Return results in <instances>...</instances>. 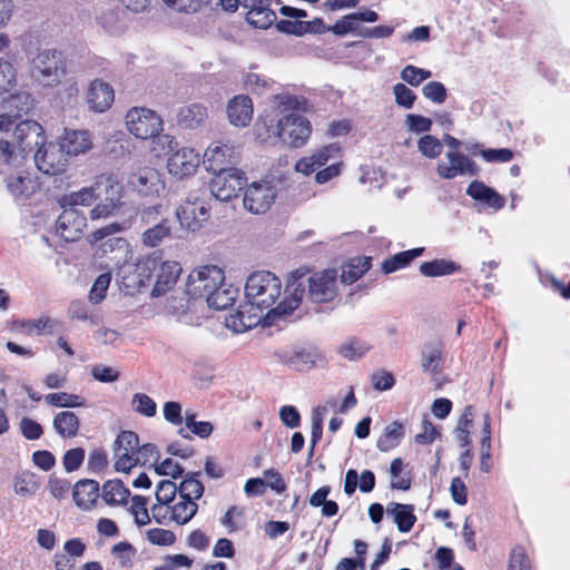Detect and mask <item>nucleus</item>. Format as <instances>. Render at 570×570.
Instances as JSON below:
<instances>
[{
	"label": "nucleus",
	"mask_w": 570,
	"mask_h": 570,
	"mask_svg": "<svg viewBox=\"0 0 570 570\" xmlns=\"http://www.w3.org/2000/svg\"><path fill=\"white\" fill-rule=\"evenodd\" d=\"M282 293V282L273 273L267 271H258L252 273L245 283L246 304L238 309L236 314L227 318V327L235 332H244L257 324L262 316L252 313L253 309L263 312L271 311L272 306L279 298ZM305 294V287L298 284L294 288L291 298L287 302L279 303L272 312L277 314H288L298 307Z\"/></svg>",
	"instance_id": "f257e3e1"
},
{
	"label": "nucleus",
	"mask_w": 570,
	"mask_h": 570,
	"mask_svg": "<svg viewBox=\"0 0 570 570\" xmlns=\"http://www.w3.org/2000/svg\"><path fill=\"white\" fill-rule=\"evenodd\" d=\"M137 216L145 227L140 237L144 246L155 248L176 237L175 220L169 217L168 208L163 204L145 206L138 210Z\"/></svg>",
	"instance_id": "f03ea898"
},
{
	"label": "nucleus",
	"mask_w": 570,
	"mask_h": 570,
	"mask_svg": "<svg viewBox=\"0 0 570 570\" xmlns=\"http://www.w3.org/2000/svg\"><path fill=\"white\" fill-rule=\"evenodd\" d=\"M159 253H153L138 264L140 275L151 277L155 274V285L151 291L153 296H161L169 291L177 282L181 267L174 261L160 262Z\"/></svg>",
	"instance_id": "7ed1b4c3"
},
{
	"label": "nucleus",
	"mask_w": 570,
	"mask_h": 570,
	"mask_svg": "<svg viewBox=\"0 0 570 570\" xmlns=\"http://www.w3.org/2000/svg\"><path fill=\"white\" fill-rule=\"evenodd\" d=\"M122 189V185L114 175H99V203L90 210V218L96 220L116 216L125 206L121 200Z\"/></svg>",
	"instance_id": "20e7f679"
},
{
	"label": "nucleus",
	"mask_w": 570,
	"mask_h": 570,
	"mask_svg": "<svg viewBox=\"0 0 570 570\" xmlns=\"http://www.w3.org/2000/svg\"><path fill=\"white\" fill-rule=\"evenodd\" d=\"M31 78L43 87L58 85L65 76V66L60 52L45 49L30 60Z\"/></svg>",
	"instance_id": "39448f33"
},
{
	"label": "nucleus",
	"mask_w": 570,
	"mask_h": 570,
	"mask_svg": "<svg viewBox=\"0 0 570 570\" xmlns=\"http://www.w3.org/2000/svg\"><path fill=\"white\" fill-rule=\"evenodd\" d=\"M126 126L135 137L146 140L163 130V119L151 109L134 107L126 115Z\"/></svg>",
	"instance_id": "423d86ee"
},
{
	"label": "nucleus",
	"mask_w": 570,
	"mask_h": 570,
	"mask_svg": "<svg viewBox=\"0 0 570 570\" xmlns=\"http://www.w3.org/2000/svg\"><path fill=\"white\" fill-rule=\"evenodd\" d=\"M225 281L224 271L216 265L193 271L187 281V294L193 298H206Z\"/></svg>",
	"instance_id": "0eeeda50"
},
{
	"label": "nucleus",
	"mask_w": 570,
	"mask_h": 570,
	"mask_svg": "<svg viewBox=\"0 0 570 570\" xmlns=\"http://www.w3.org/2000/svg\"><path fill=\"white\" fill-rule=\"evenodd\" d=\"M209 206L199 197L189 195L175 210L180 227L188 232L199 230L209 217Z\"/></svg>",
	"instance_id": "6e6552de"
},
{
	"label": "nucleus",
	"mask_w": 570,
	"mask_h": 570,
	"mask_svg": "<svg viewBox=\"0 0 570 570\" xmlns=\"http://www.w3.org/2000/svg\"><path fill=\"white\" fill-rule=\"evenodd\" d=\"M306 297L314 304L332 303L338 295L337 272L325 269L314 273L307 279Z\"/></svg>",
	"instance_id": "1a4fd4ad"
},
{
	"label": "nucleus",
	"mask_w": 570,
	"mask_h": 570,
	"mask_svg": "<svg viewBox=\"0 0 570 570\" xmlns=\"http://www.w3.org/2000/svg\"><path fill=\"white\" fill-rule=\"evenodd\" d=\"M279 141L298 148L306 144L311 135V124L302 115L291 112L278 119Z\"/></svg>",
	"instance_id": "9d476101"
},
{
	"label": "nucleus",
	"mask_w": 570,
	"mask_h": 570,
	"mask_svg": "<svg viewBox=\"0 0 570 570\" xmlns=\"http://www.w3.org/2000/svg\"><path fill=\"white\" fill-rule=\"evenodd\" d=\"M246 177L243 171L232 167L229 170L215 173V177L210 180V193L220 202H229L237 197L238 193L244 188Z\"/></svg>",
	"instance_id": "9b49d317"
},
{
	"label": "nucleus",
	"mask_w": 570,
	"mask_h": 570,
	"mask_svg": "<svg viewBox=\"0 0 570 570\" xmlns=\"http://www.w3.org/2000/svg\"><path fill=\"white\" fill-rule=\"evenodd\" d=\"M33 158L37 168L46 175L56 176L62 174L68 165V158L60 144L46 142L43 140L37 147Z\"/></svg>",
	"instance_id": "f8f14e48"
},
{
	"label": "nucleus",
	"mask_w": 570,
	"mask_h": 570,
	"mask_svg": "<svg viewBox=\"0 0 570 570\" xmlns=\"http://www.w3.org/2000/svg\"><path fill=\"white\" fill-rule=\"evenodd\" d=\"M277 196L276 185L271 180L250 184L244 196V207L254 214L267 212Z\"/></svg>",
	"instance_id": "ddd939ff"
},
{
	"label": "nucleus",
	"mask_w": 570,
	"mask_h": 570,
	"mask_svg": "<svg viewBox=\"0 0 570 570\" xmlns=\"http://www.w3.org/2000/svg\"><path fill=\"white\" fill-rule=\"evenodd\" d=\"M33 107L30 94L22 91L9 96H0V131L8 130L16 119Z\"/></svg>",
	"instance_id": "4468645a"
},
{
	"label": "nucleus",
	"mask_w": 570,
	"mask_h": 570,
	"mask_svg": "<svg viewBox=\"0 0 570 570\" xmlns=\"http://www.w3.org/2000/svg\"><path fill=\"white\" fill-rule=\"evenodd\" d=\"M436 173L443 179H453L458 176L474 177L480 174V167L460 151H448L444 160L438 164Z\"/></svg>",
	"instance_id": "2eb2a0df"
},
{
	"label": "nucleus",
	"mask_w": 570,
	"mask_h": 570,
	"mask_svg": "<svg viewBox=\"0 0 570 570\" xmlns=\"http://www.w3.org/2000/svg\"><path fill=\"white\" fill-rule=\"evenodd\" d=\"M238 157V147L222 141H215L205 150L204 164L208 171L215 174L229 170V168L237 164Z\"/></svg>",
	"instance_id": "dca6fc26"
},
{
	"label": "nucleus",
	"mask_w": 570,
	"mask_h": 570,
	"mask_svg": "<svg viewBox=\"0 0 570 570\" xmlns=\"http://www.w3.org/2000/svg\"><path fill=\"white\" fill-rule=\"evenodd\" d=\"M61 208L62 213L56 223L57 234L66 242H76L82 236L87 227V217L78 208L67 206H61Z\"/></svg>",
	"instance_id": "f3484780"
},
{
	"label": "nucleus",
	"mask_w": 570,
	"mask_h": 570,
	"mask_svg": "<svg viewBox=\"0 0 570 570\" xmlns=\"http://www.w3.org/2000/svg\"><path fill=\"white\" fill-rule=\"evenodd\" d=\"M198 166L199 155L191 148H181L167 160L168 171L178 178L194 174Z\"/></svg>",
	"instance_id": "a211bd4d"
},
{
	"label": "nucleus",
	"mask_w": 570,
	"mask_h": 570,
	"mask_svg": "<svg viewBox=\"0 0 570 570\" xmlns=\"http://www.w3.org/2000/svg\"><path fill=\"white\" fill-rule=\"evenodd\" d=\"M13 136L17 145L27 153H30L35 147L43 142L45 131L39 122L27 119L16 126Z\"/></svg>",
	"instance_id": "6ab92c4d"
},
{
	"label": "nucleus",
	"mask_w": 570,
	"mask_h": 570,
	"mask_svg": "<svg viewBox=\"0 0 570 570\" xmlns=\"http://www.w3.org/2000/svg\"><path fill=\"white\" fill-rule=\"evenodd\" d=\"M128 186L140 196H154L163 187L158 173L153 168H142L128 178Z\"/></svg>",
	"instance_id": "aec40b11"
},
{
	"label": "nucleus",
	"mask_w": 570,
	"mask_h": 570,
	"mask_svg": "<svg viewBox=\"0 0 570 570\" xmlns=\"http://www.w3.org/2000/svg\"><path fill=\"white\" fill-rule=\"evenodd\" d=\"M229 122L235 127H246L253 118V102L249 97L239 95L227 105Z\"/></svg>",
	"instance_id": "412c9836"
},
{
	"label": "nucleus",
	"mask_w": 570,
	"mask_h": 570,
	"mask_svg": "<svg viewBox=\"0 0 570 570\" xmlns=\"http://www.w3.org/2000/svg\"><path fill=\"white\" fill-rule=\"evenodd\" d=\"M114 97V89L109 83L94 80L88 90L87 102L92 110L102 112L111 106Z\"/></svg>",
	"instance_id": "4be33fe9"
},
{
	"label": "nucleus",
	"mask_w": 570,
	"mask_h": 570,
	"mask_svg": "<svg viewBox=\"0 0 570 570\" xmlns=\"http://www.w3.org/2000/svg\"><path fill=\"white\" fill-rule=\"evenodd\" d=\"M59 144L67 157L83 154L91 148V139L86 130L66 129Z\"/></svg>",
	"instance_id": "5701e85b"
},
{
	"label": "nucleus",
	"mask_w": 570,
	"mask_h": 570,
	"mask_svg": "<svg viewBox=\"0 0 570 570\" xmlns=\"http://www.w3.org/2000/svg\"><path fill=\"white\" fill-rule=\"evenodd\" d=\"M466 194L479 202L484 203L488 207L499 210L504 207L505 199L493 188L487 186L483 181L473 180L466 188Z\"/></svg>",
	"instance_id": "b1692460"
},
{
	"label": "nucleus",
	"mask_w": 570,
	"mask_h": 570,
	"mask_svg": "<svg viewBox=\"0 0 570 570\" xmlns=\"http://www.w3.org/2000/svg\"><path fill=\"white\" fill-rule=\"evenodd\" d=\"M99 497V483L95 480L83 479L78 481L72 491L75 503L83 509H90Z\"/></svg>",
	"instance_id": "393cba45"
},
{
	"label": "nucleus",
	"mask_w": 570,
	"mask_h": 570,
	"mask_svg": "<svg viewBox=\"0 0 570 570\" xmlns=\"http://www.w3.org/2000/svg\"><path fill=\"white\" fill-rule=\"evenodd\" d=\"M208 118V109L203 104H190L181 107L177 115V124L184 129H196Z\"/></svg>",
	"instance_id": "a878e982"
},
{
	"label": "nucleus",
	"mask_w": 570,
	"mask_h": 570,
	"mask_svg": "<svg viewBox=\"0 0 570 570\" xmlns=\"http://www.w3.org/2000/svg\"><path fill=\"white\" fill-rule=\"evenodd\" d=\"M6 185L17 200L28 199L37 189V183L21 170L6 178Z\"/></svg>",
	"instance_id": "bb28decb"
},
{
	"label": "nucleus",
	"mask_w": 570,
	"mask_h": 570,
	"mask_svg": "<svg viewBox=\"0 0 570 570\" xmlns=\"http://www.w3.org/2000/svg\"><path fill=\"white\" fill-rule=\"evenodd\" d=\"M99 198L98 193V176L95 181L87 187H82L77 191H72L62 196L59 200L60 206H67L70 208H77L78 206H90L95 200Z\"/></svg>",
	"instance_id": "cd10ccee"
},
{
	"label": "nucleus",
	"mask_w": 570,
	"mask_h": 570,
	"mask_svg": "<svg viewBox=\"0 0 570 570\" xmlns=\"http://www.w3.org/2000/svg\"><path fill=\"white\" fill-rule=\"evenodd\" d=\"M443 366V345L439 342L424 344L421 351L422 371L429 374H438Z\"/></svg>",
	"instance_id": "c85d7f7f"
},
{
	"label": "nucleus",
	"mask_w": 570,
	"mask_h": 570,
	"mask_svg": "<svg viewBox=\"0 0 570 570\" xmlns=\"http://www.w3.org/2000/svg\"><path fill=\"white\" fill-rule=\"evenodd\" d=\"M27 154L20 146L7 140H0V174H6L7 168H20Z\"/></svg>",
	"instance_id": "c756f323"
},
{
	"label": "nucleus",
	"mask_w": 570,
	"mask_h": 570,
	"mask_svg": "<svg viewBox=\"0 0 570 570\" xmlns=\"http://www.w3.org/2000/svg\"><path fill=\"white\" fill-rule=\"evenodd\" d=\"M386 512L389 515L393 517L394 522L396 523L397 529L401 532L411 531L414 523L416 522L413 504L391 502L387 505Z\"/></svg>",
	"instance_id": "7c9ffc66"
},
{
	"label": "nucleus",
	"mask_w": 570,
	"mask_h": 570,
	"mask_svg": "<svg viewBox=\"0 0 570 570\" xmlns=\"http://www.w3.org/2000/svg\"><path fill=\"white\" fill-rule=\"evenodd\" d=\"M419 269L425 277H441L461 271V266L453 261L436 258L431 262L422 263Z\"/></svg>",
	"instance_id": "2f4dec72"
},
{
	"label": "nucleus",
	"mask_w": 570,
	"mask_h": 570,
	"mask_svg": "<svg viewBox=\"0 0 570 570\" xmlns=\"http://www.w3.org/2000/svg\"><path fill=\"white\" fill-rule=\"evenodd\" d=\"M238 289L232 285L225 284V281L212 292L205 299L209 307L214 309H225L233 305L236 299Z\"/></svg>",
	"instance_id": "473e14b6"
},
{
	"label": "nucleus",
	"mask_w": 570,
	"mask_h": 570,
	"mask_svg": "<svg viewBox=\"0 0 570 570\" xmlns=\"http://www.w3.org/2000/svg\"><path fill=\"white\" fill-rule=\"evenodd\" d=\"M55 322L42 316L38 320H17L12 323V331L26 335H40L46 331L52 332Z\"/></svg>",
	"instance_id": "72a5a7b5"
},
{
	"label": "nucleus",
	"mask_w": 570,
	"mask_h": 570,
	"mask_svg": "<svg viewBox=\"0 0 570 570\" xmlns=\"http://www.w3.org/2000/svg\"><path fill=\"white\" fill-rule=\"evenodd\" d=\"M130 495L120 480H109L102 485L101 497L108 505L126 504Z\"/></svg>",
	"instance_id": "f704fd0d"
},
{
	"label": "nucleus",
	"mask_w": 570,
	"mask_h": 570,
	"mask_svg": "<svg viewBox=\"0 0 570 570\" xmlns=\"http://www.w3.org/2000/svg\"><path fill=\"white\" fill-rule=\"evenodd\" d=\"M424 252V247H416L413 249L397 253L382 263V269L385 274L394 273L402 269L411 264L413 259L421 256Z\"/></svg>",
	"instance_id": "c9c22d12"
},
{
	"label": "nucleus",
	"mask_w": 570,
	"mask_h": 570,
	"mask_svg": "<svg viewBox=\"0 0 570 570\" xmlns=\"http://www.w3.org/2000/svg\"><path fill=\"white\" fill-rule=\"evenodd\" d=\"M169 509V521L183 525L188 523L196 515L198 504L189 499H179L176 503L170 504Z\"/></svg>",
	"instance_id": "e433bc0d"
},
{
	"label": "nucleus",
	"mask_w": 570,
	"mask_h": 570,
	"mask_svg": "<svg viewBox=\"0 0 570 570\" xmlns=\"http://www.w3.org/2000/svg\"><path fill=\"white\" fill-rule=\"evenodd\" d=\"M52 424L56 432L63 439L76 436L79 430V419L71 411L58 413Z\"/></svg>",
	"instance_id": "4c0bfd02"
},
{
	"label": "nucleus",
	"mask_w": 570,
	"mask_h": 570,
	"mask_svg": "<svg viewBox=\"0 0 570 570\" xmlns=\"http://www.w3.org/2000/svg\"><path fill=\"white\" fill-rule=\"evenodd\" d=\"M371 268L370 257H354L342 269L341 282L353 284Z\"/></svg>",
	"instance_id": "58836bf2"
},
{
	"label": "nucleus",
	"mask_w": 570,
	"mask_h": 570,
	"mask_svg": "<svg viewBox=\"0 0 570 570\" xmlns=\"http://www.w3.org/2000/svg\"><path fill=\"white\" fill-rule=\"evenodd\" d=\"M200 472H191L186 474L185 479L178 485L179 499H189L196 502L204 494V485L198 480Z\"/></svg>",
	"instance_id": "ea45409f"
},
{
	"label": "nucleus",
	"mask_w": 570,
	"mask_h": 570,
	"mask_svg": "<svg viewBox=\"0 0 570 570\" xmlns=\"http://www.w3.org/2000/svg\"><path fill=\"white\" fill-rule=\"evenodd\" d=\"M403 436V425L400 422L394 421L384 429L383 434L376 442V446L380 451L387 452L399 445Z\"/></svg>",
	"instance_id": "a19ab883"
},
{
	"label": "nucleus",
	"mask_w": 570,
	"mask_h": 570,
	"mask_svg": "<svg viewBox=\"0 0 570 570\" xmlns=\"http://www.w3.org/2000/svg\"><path fill=\"white\" fill-rule=\"evenodd\" d=\"M256 139L262 144L275 145L279 141L278 120L258 119L254 127Z\"/></svg>",
	"instance_id": "79ce46f5"
},
{
	"label": "nucleus",
	"mask_w": 570,
	"mask_h": 570,
	"mask_svg": "<svg viewBox=\"0 0 570 570\" xmlns=\"http://www.w3.org/2000/svg\"><path fill=\"white\" fill-rule=\"evenodd\" d=\"M269 1L248 10L246 21L255 28L266 29L276 20V14L268 8Z\"/></svg>",
	"instance_id": "37998d69"
},
{
	"label": "nucleus",
	"mask_w": 570,
	"mask_h": 570,
	"mask_svg": "<svg viewBox=\"0 0 570 570\" xmlns=\"http://www.w3.org/2000/svg\"><path fill=\"white\" fill-rule=\"evenodd\" d=\"M39 487L40 484L36 474L28 471L22 472L14 479V492L21 497L33 495L38 491Z\"/></svg>",
	"instance_id": "c03bdc74"
},
{
	"label": "nucleus",
	"mask_w": 570,
	"mask_h": 570,
	"mask_svg": "<svg viewBox=\"0 0 570 570\" xmlns=\"http://www.w3.org/2000/svg\"><path fill=\"white\" fill-rule=\"evenodd\" d=\"M368 351L370 345L355 337L346 340L338 348L340 354L351 361L362 357Z\"/></svg>",
	"instance_id": "a18cd8bd"
},
{
	"label": "nucleus",
	"mask_w": 570,
	"mask_h": 570,
	"mask_svg": "<svg viewBox=\"0 0 570 570\" xmlns=\"http://www.w3.org/2000/svg\"><path fill=\"white\" fill-rule=\"evenodd\" d=\"M327 414V407L326 406H317L313 410L312 413V435H311V449H309V455H313L315 445L320 442L323 434V422L324 417Z\"/></svg>",
	"instance_id": "49530a36"
},
{
	"label": "nucleus",
	"mask_w": 570,
	"mask_h": 570,
	"mask_svg": "<svg viewBox=\"0 0 570 570\" xmlns=\"http://www.w3.org/2000/svg\"><path fill=\"white\" fill-rule=\"evenodd\" d=\"M417 149L424 157L435 159L442 154L443 145L436 137L425 135L419 139Z\"/></svg>",
	"instance_id": "de8ad7c7"
},
{
	"label": "nucleus",
	"mask_w": 570,
	"mask_h": 570,
	"mask_svg": "<svg viewBox=\"0 0 570 570\" xmlns=\"http://www.w3.org/2000/svg\"><path fill=\"white\" fill-rule=\"evenodd\" d=\"M139 446V438L137 433L132 431H122L115 441L114 451L115 453L127 452L136 454Z\"/></svg>",
	"instance_id": "09e8293b"
},
{
	"label": "nucleus",
	"mask_w": 570,
	"mask_h": 570,
	"mask_svg": "<svg viewBox=\"0 0 570 570\" xmlns=\"http://www.w3.org/2000/svg\"><path fill=\"white\" fill-rule=\"evenodd\" d=\"M45 400L48 404L53 406L78 407L83 405V400L79 395L66 392L47 394Z\"/></svg>",
	"instance_id": "8fccbe9b"
},
{
	"label": "nucleus",
	"mask_w": 570,
	"mask_h": 570,
	"mask_svg": "<svg viewBox=\"0 0 570 570\" xmlns=\"http://www.w3.org/2000/svg\"><path fill=\"white\" fill-rule=\"evenodd\" d=\"M17 83V73L8 60L0 59V96L7 94Z\"/></svg>",
	"instance_id": "3c124183"
},
{
	"label": "nucleus",
	"mask_w": 570,
	"mask_h": 570,
	"mask_svg": "<svg viewBox=\"0 0 570 570\" xmlns=\"http://www.w3.org/2000/svg\"><path fill=\"white\" fill-rule=\"evenodd\" d=\"M130 512L135 517L137 525L142 527L150 522L149 512L147 510L148 499L142 495H134L131 498Z\"/></svg>",
	"instance_id": "603ef678"
},
{
	"label": "nucleus",
	"mask_w": 570,
	"mask_h": 570,
	"mask_svg": "<svg viewBox=\"0 0 570 570\" xmlns=\"http://www.w3.org/2000/svg\"><path fill=\"white\" fill-rule=\"evenodd\" d=\"M134 410L140 415L153 417L157 411L156 402L145 393H136L132 396Z\"/></svg>",
	"instance_id": "864d4df0"
},
{
	"label": "nucleus",
	"mask_w": 570,
	"mask_h": 570,
	"mask_svg": "<svg viewBox=\"0 0 570 570\" xmlns=\"http://www.w3.org/2000/svg\"><path fill=\"white\" fill-rule=\"evenodd\" d=\"M354 13L346 14L336 21L335 24L328 26V31L336 36L343 37L347 33H358L361 30L356 23Z\"/></svg>",
	"instance_id": "5fc2aeb1"
},
{
	"label": "nucleus",
	"mask_w": 570,
	"mask_h": 570,
	"mask_svg": "<svg viewBox=\"0 0 570 570\" xmlns=\"http://www.w3.org/2000/svg\"><path fill=\"white\" fill-rule=\"evenodd\" d=\"M185 424L191 433L203 439L208 438L213 432V425L210 422L196 421V414L190 411L185 412Z\"/></svg>",
	"instance_id": "6e6d98bb"
},
{
	"label": "nucleus",
	"mask_w": 570,
	"mask_h": 570,
	"mask_svg": "<svg viewBox=\"0 0 570 570\" xmlns=\"http://www.w3.org/2000/svg\"><path fill=\"white\" fill-rule=\"evenodd\" d=\"M110 281L111 275L109 273L101 274L97 277L89 292V301L92 304H99L106 297Z\"/></svg>",
	"instance_id": "4d7b16f0"
},
{
	"label": "nucleus",
	"mask_w": 570,
	"mask_h": 570,
	"mask_svg": "<svg viewBox=\"0 0 570 570\" xmlns=\"http://www.w3.org/2000/svg\"><path fill=\"white\" fill-rule=\"evenodd\" d=\"M432 76L430 70L407 65L401 71V78L411 86H419Z\"/></svg>",
	"instance_id": "13d9d810"
},
{
	"label": "nucleus",
	"mask_w": 570,
	"mask_h": 570,
	"mask_svg": "<svg viewBox=\"0 0 570 570\" xmlns=\"http://www.w3.org/2000/svg\"><path fill=\"white\" fill-rule=\"evenodd\" d=\"M178 493V487L170 480H163L157 484L156 500L159 503L170 505Z\"/></svg>",
	"instance_id": "bf43d9fd"
},
{
	"label": "nucleus",
	"mask_w": 570,
	"mask_h": 570,
	"mask_svg": "<svg viewBox=\"0 0 570 570\" xmlns=\"http://www.w3.org/2000/svg\"><path fill=\"white\" fill-rule=\"evenodd\" d=\"M146 537L151 544L156 546H171L176 541V535L173 531L160 528L148 530Z\"/></svg>",
	"instance_id": "052dcab7"
},
{
	"label": "nucleus",
	"mask_w": 570,
	"mask_h": 570,
	"mask_svg": "<svg viewBox=\"0 0 570 570\" xmlns=\"http://www.w3.org/2000/svg\"><path fill=\"white\" fill-rule=\"evenodd\" d=\"M159 460V452L157 446L151 443H146L141 446H138L136 451V461L138 464L147 465L154 464L156 465Z\"/></svg>",
	"instance_id": "680f3d73"
},
{
	"label": "nucleus",
	"mask_w": 570,
	"mask_h": 570,
	"mask_svg": "<svg viewBox=\"0 0 570 570\" xmlns=\"http://www.w3.org/2000/svg\"><path fill=\"white\" fill-rule=\"evenodd\" d=\"M422 94L425 98L435 104H442L446 99V88L440 81H430L422 88Z\"/></svg>",
	"instance_id": "e2e57ef3"
},
{
	"label": "nucleus",
	"mask_w": 570,
	"mask_h": 570,
	"mask_svg": "<svg viewBox=\"0 0 570 570\" xmlns=\"http://www.w3.org/2000/svg\"><path fill=\"white\" fill-rule=\"evenodd\" d=\"M316 354L309 351L296 352L288 360V365L298 370L304 371L312 367L315 364Z\"/></svg>",
	"instance_id": "0e129e2a"
},
{
	"label": "nucleus",
	"mask_w": 570,
	"mask_h": 570,
	"mask_svg": "<svg viewBox=\"0 0 570 570\" xmlns=\"http://www.w3.org/2000/svg\"><path fill=\"white\" fill-rule=\"evenodd\" d=\"M85 460V450L82 448H75L68 450L62 459L63 468L67 472L78 470Z\"/></svg>",
	"instance_id": "69168bd1"
},
{
	"label": "nucleus",
	"mask_w": 570,
	"mask_h": 570,
	"mask_svg": "<svg viewBox=\"0 0 570 570\" xmlns=\"http://www.w3.org/2000/svg\"><path fill=\"white\" fill-rule=\"evenodd\" d=\"M393 94L395 96V102L399 106L407 108V109L413 107L416 96L404 83H396L393 87Z\"/></svg>",
	"instance_id": "338daca9"
},
{
	"label": "nucleus",
	"mask_w": 570,
	"mask_h": 570,
	"mask_svg": "<svg viewBox=\"0 0 570 570\" xmlns=\"http://www.w3.org/2000/svg\"><path fill=\"white\" fill-rule=\"evenodd\" d=\"M530 560L522 547H515L510 557L509 570H530Z\"/></svg>",
	"instance_id": "774afa93"
}]
</instances>
